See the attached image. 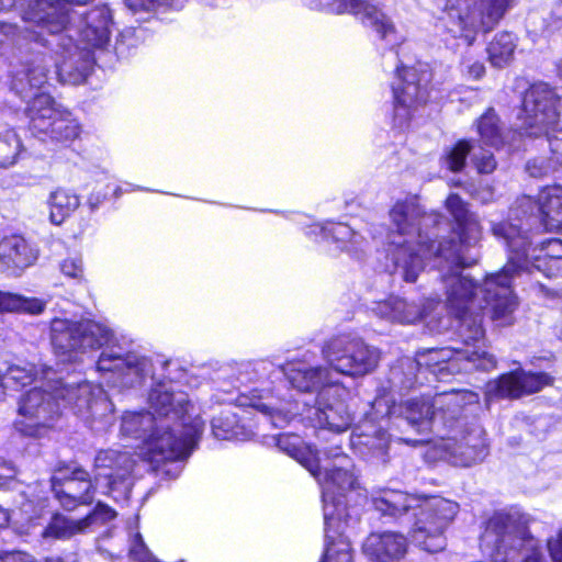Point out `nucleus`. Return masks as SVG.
I'll return each instance as SVG.
<instances>
[{
  "mask_svg": "<svg viewBox=\"0 0 562 562\" xmlns=\"http://www.w3.org/2000/svg\"><path fill=\"white\" fill-rule=\"evenodd\" d=\"M446 207L454 220L452 237L441 240L432 260L440 271L446 289L447 306L460 319L459 333L467 344L484 339L482 311L490 308L491 318L498 326L514 322L517 300L512 290L509 267L486 277L477 285L461 269L472 265L464 255V248L476 243L481 236L477 217L468 210L467 203L454 193L446 200Z\"/></svg>",
  "mask_w": 562,
  "mask_h": 562,
  "instance_id": "f257e3e1",
  "label": "nucleus"
},
{
  "mask_svg": "<svg viewBox=\"0 0 562 562\" xmlns=\"http://www.w3.org/2000/svg\"><path fill=\"white\" fill-rule=\"evenodd\" d=\"M89 1L34 0L21 13L23 21L60 36L57 46L63 57L57 64V75L64 83L85 82L94 65L92 48H101L110 41L112 15L106 5H98L85 15L68 9V5H82Z\"/></svg>",
  "mask_w": 562,
  "mask_h": 562,
  "instance_id": "f03ea898",
  "label": "nucleus"
},
{
  "mask_svg": "<svg viewBox=\"0 0 562 562\" xmlns=\"http://www.w3.org/2000/svg\"><path fill=\"white\" fill-rule=\"evenodd\" d=\"M148 401L153 412H130L123 416L122 435L142 439L139 456L155 468L187 459L203 429L201 418L189 415L187 394L158 384L151 389Z\"/></svg>",
  "mask_w": 562,
  "mask_h": 562,
  "instance_id": "7ed1b4c3",
  "label": "nucleus"
},
{
  "mask_svg": "<svg viewBox=\"0 0 562 562\" xmlns=\"http://www.w3.org/2000/svg\"><path fill=\"white\" fill-rule=\"evenodd\" d=\"M47 387L36 386L21 395L14 422L21 434L38 437L52 428L60 413L59 398L87 420L109 423L113 404L100 385L87 381L78 384L57 381Z\"/></svg>",
  "mask_w": 562,
  "mask_h": 562,
  "instance_id": "20e7f679",
  "label": "nucleus"
},
{
  "mask_svg": "<svg viewBox=\"0 0 562 562\" xmlns=\"http://www.w3.org/2000/svg\"><path fill=\"white\" fill-rule=\"evenodd\" d=\"M371 501L384 516L398 518L413 510L414 522L408 532L412 543L429 553L446 549V531L459 512L458 503L441 496L422 499L395 490L376 492Z\"/></svg>",
  "mask_w": 562,
  "mask_h": 562,
  "instance_id": "39448f33",
  "label": "nucleus"
},
{
  "mask_svg": "<svg viewBox=\"0 0 562 562\" xmlns=\"http://www.w3.org/2000/svg\"><path fill=\"white\" fill-rule=\"evenodd\" d=\"M390 218L393 226L389 236L391 259L406 282H415L440 243L430 239L424 229L437 226L442 216L427 213L416 198H407L392 206Z\"/></svg>",
  "mask_w": 562,
  "mask_h": 562,
  "instance_id": "423d86ee",
  "label": "nucleus"
},
{
  "mask_svg": "<svg viewBox=\"0 0 562 562\" xmlns=\"http://www.w3.org/2000/svg\"><path fill=\"white\" fill-rule=\"evenodd\" d=\"M479 394L468 390H452L438 394L432 400L426 396L409 398L401 403L387 396H379L372 403L371 419L403 417L419 432L428 430L440 434L449 419L457 418L461 408L479 405Z\"/></svg>",
  "mask_w": 562,
  "mask_h": 562,
  "instance_id": "0eeeda50",
  "label": "nucleus"
},
{
  "mask_svg": "<svg viewBox=\"0 0 562 562\" xmlns=\"http://www.w3.org/2000/svg\"><path fill=\"white\" fill-rule=\"evenodd\" d=\"M528 517L517 509L496 512L481 536L492 562H547L528 531Z\"/></svg>",
  "mask_w": 562,
  "mask_h": 562,
  "instance_id": "6e6552de",
  "label": "nucleus"
},
{
  "mask_svg": "<svg viewBox=\"0 0 562 562\" xmlns=\"http://www.w3.org/2000/svg\"><path fill=\"white\" fill-rule=\"evenodd\" d=\"M559 97L544 82L532 85L524 95L522 105L516 116L514 131L520 137L562 140V125L558 112Z\"/></svg>",
  "mask_w": 562,
  "mask_h": 562,
  "instance_id": "1a4fd4ad",
  "label": "nucleus"
},
{
  "mask_svg": "<svg viewBox=\"0 0 562 562\" xmlns=\"http://www.w3.org/2000/svg\"><path fill=\"white\" fill-rule=\"evenodd\" d=\"M319 475L315 477L323 486L324 521L327 535L337 520H348L342 499L347 491L357 488L358 479L352 460L338 451L330 452L325 460L319 459Z\"/></svg>",
  "mask_w": 562,
  "mask_h": 562,
  "instance_id": "9d476101",
  "label": "nucleus"
},
{
  "mask_svg": "<svg viewBox=\"0 0 562 562\" xmlns=\"http://www.w3.org/2000/svg\"><path fill=\"white\" fill-rule=\"evenodd\" d=\"M47 83V68L42 58L31 63H22L14 72L12 89L26 99L34 93L27 103L26 114L34 130L46 132L58 115L54 99L45 92L35 93Z\"/></svg>",
  "mask_w": 562,
  "mask_h": 562,
  "instance_id": "9b49d317",
  "label": "nucleus"
},
{
  "mask_svg": "<svg viewBox=\"0 0 562 562\" xmlns=\"http://www.w3.org/2000/svg\"><path fill=\"white\" fill-rule=\"evenodd\" d=\"M468 408H461L457 418L449 419L446 429L439 434L441 440L438 447L443 452L442 457L460 467L481 462L488 453L483 429L467 420L464 412Z\"/></svg>",
  "mask_w": 562,
  "mask_h": 562,
  "instance_id": "f8f14e48",
  "label": "nucleus"
},
{
  "mask_svg": "<svg viewBox=\"0 0 562 562\" xmlns=\"http://www.w3.org/2000/svg\"><path fill=\"white\" fill-rule=\"evenodd\" d=\"M334 376H363L371 373L380 361V352L361 338L340 335L331 338L322 350Z\"/></svg>",
  "mask_w": 562,
  "mask_h": 562,
  "instance_id": "ddd939ff",
  "label": "nucleus"
},
{
  "mask_svg": "<svg viewBox=\"0 0 562 562\" xmlns=\"http://www.w3.org/2000/svg\"><path fill=\"white\" fill-rule=\"evenodd\" d=\"M496 237L503 238L509 250L508 262L510 280L515 273L526 270L532 273L529 266L539 260L562 258V241L558 238H548L531 248L532 239L515 225L497 223L492 227Z\"/></svg>",
  "mask_w": 562,
  "mask_h": 562,
  "instance_id": "4468645a",
  "label": "nucleus"
},
{
  "mask_svg": "<svg viewBox=\"0 0 562 562\" xmlns=\"http://www.w3.org/2000/svg\"><path fill=\"white\" fill-rule=\"evenodd\" d=\"M50 331L55 350L63 355L99 349L113 337L110 328L91 319L55 318Z\"/></svg>",
  "mask_w": 562,
  "mask_h": 562,
  "instance_id": "2eb2a0df",
  "label": "nucleus"
},
{
  "mask_svg": "<svg viewBox=\"0 0 562 562\" xmlns=\"http://www.w3.org/2000/svg\"><path fill=\"white\" fill-rule=\"evenodd\" d=\"M513 0H472L464 9L451 4L448 12L449 32L456 37H463L471 45L479 32L491 31L503 18Z\"/></svg>",
  "mask_w": 562,
  "mask_h": 562,
  "instance_id": "dca6fc26",
  "label": "nucleus"
},
{
  "mask_svg": "<svg viewBox=\"0 0 562 562\" xmlns=\"http://www.w3.org/2000/svg\"><path fill=\"white\" fill-rule=\"evenodd\" d=\"M463 344L465 345L464 349L431 350L426 362L430 372L439 380H445L452 374L473 370L490 371L496 367L495 357L484 349V339L470 340L469 344L463 340Z\"/></svg>",
  "mask_w": 562,
  "mask_h": 562,
  "instance_id": "f3484780",
  "label": "nucleus"
},
{
  "mask_svg": "<svg viewBox=\"0 0 562 562\" xmlns=\"http://www.w3.org/2000/svg\"><path fill=\"white\" fill-rule=\"evenodd\" d=\"M510 217L519 222L515 226L527 235L529 228L536 225L548 231L562 229V189L547 188L540 192L538 200L529 195L519 198L510 209Z\"/></svg>",
  "mask_w": 562,
  "mask_h": 562,
  "instance_id": "a211bd4d",
  "label": "nucleus"
},
{
  "mask_svg": "<svg viewBox=\"0 0 562 562\" xmlns=\"http://www.w3.org/2000/svg\"><path fill=\"white\" fill-rule=\"evenodd\" d=\"M397 81L393 83L394 114L396 128H404L413 110L427 102L430 94L431 71L427 65L412 68H396Z\"/></svg>",
  "mask_w": 562,
  "mask_h": 562,
  "instance_id": "6ab92c4d",
  "label": "nucleus"
},
{
  "mask_svg": "<svg viewBox=\"0 0 562 562\" xmlns=\"http://www.w3.org/2000/svg\"><path fill=\"white\" fill-rule=\"evenodd\" d=\"M135 461L127 451L101 450L94 458V481L101 493L115 501L130 498L133 486L132 471Z\"/></svg>",
  "mask_w": 562,
  "mask_h": 562,
  "instance_id": "aec40b11",
  "label": "nucleus"
},
{
  "mask_svg": "<svg viewBox=\"0 0 562 562\" xmlns=\"http://www.w3.org/2000/svg\"><path fill=\"white\" fill-rule=\"evenodd\" d=\"M61 476L50 477V487L60 505L68 510L78 505H88L93 502L95 490L100 488L92 482L88 471L80 467L59 469Z\"/></svg>",
  "mask_w": 562,
  "mask_h": 562,
  "instance_id": "412c9836",
  "label": "nucleus"
},
{
  "mask_svg": "<svg viewBox=\"0 0 562 562\" xmlns=\"http://www.w3.org/2000/svg\"><path fill=\"white\" fill-rule=\"evenodd\" d=\"M333 13L360 15L364 26L372 29L381 40L391 46L397 43L396 30L392 20L375 4L368 0H326L324 3Z\"/></svg>",
  "mask_w": 562,
  "mask_h": 562,
  "instance_id": "4be33fe9",
  "label": "nucleus"
},
{
  "mask_svg": "<svg viewBox=\"0 0 562 562\" xmlns=\"http://www.w3.org/2000/svg\"><path fill=\"white\" fill-rule=\"evenodd\" d=\"M553 378L544 372H530L516 369L501 375L487 384V393L498 397L519 398L551 385Z\"/></svg>",
  "mask_w": 562,
  "mask_h": 562,
  "instance_id": "5701e85b",
  "label": "nucleus"
},
{
  "mask_svg": "<svg viewBox=\"0 0 562 562\" xmlns=\"http://www.w3.org/2000/svg\"><path fill=\"white\" fill-rule=\"evenodd\" d=\"M116 513L109 506L98 503L92 513L82 519H70L60 514H55L48 525L42 531L43 539H69L76 535L85 533L95 524H104L114 519Z\"/></svg>",
  "mask_w": 562,
  "mask_h": 562,
  "instance_id": "b1692460",
  "label": "nucleus"
},
{
  "mask_svg": "<svg viewBox=\"0 0 562 562\" xmlns=\"http://www.w3.org/2000/svg\"><path fill=\"white\" fill-rule=\"evenodd\" d=\"M282 371L289 383L300 392H331V389L339 384L338 378L329 366L308 367L303 362L288 363Z\"/></svg>",
  "mask_w": 562,
  "mask_h": 562,
  "instance_id": "393cba45",
  "label": "nucleus"
},
{
  "mask_svg": "<svg viewBox=\"0 0 562 562\" xmlns=\"http://www.w3.org/2000/svg\"><path fill=\"white\" fill-rule=\"evenodd\" d=\"M100 371H120L126 384H139L145 375L151 371V362L148 358L136 353L121 356L112 350H105L98 360Z\"/></svg>",
  "mask_w": 562,
  "mask_h": 562,
  "instance_id": "a878e982",
  "label": "nucleus"
},
{
  "mask_svg": "<svg viewBox=\"0 0 562 562\" xmlns=\"http://www.w3.org/2000/svg\"><path fill=\"white\" fill-rule=\"evenodd\" d=\"M362 551L371 562H400L407 552V539L398 532H374L363 542Z\"/></svg>",
  "mask_w": 562,
  "mask_h": 562,
  "instance_id": "bb28decb",
  "label": "nucleus"
},
{
  "mask_svg": "<svg viewBox=\"0 0 562 562\" xmlns=\"http://www.w3.org/2000/svg\"><path fill=\"white\" fill-rule=\"evenodd\" d=\"M330 392L326 390L316 396L313 407L308 409V417L314 418L319 427L341 432L348 429L352 418L346 404L337 397L329 402Z\"/></svg>",
  "mask_w": 562,
  "mask_h": 562,
  "instance_id": "cd10ccee",
  "label": "nucleus"
},
{
  "mask_svg": "<svg viewBox=\"0 0 562 562\" xmlns=\"http://www.w3.org/2000/svg\"><path fill=\"white\" fill-rule=\"evenodd\" d=\"M38 251L23 236L11 235L0 241V262L8 269L23 270L32 266Z\"/></svg>",
  "mask_w": 562,
  "mask_h": 562,
  "instance_id": "c85d7f7f",
  "label": "nucleus"
},
{
  "mask_svg": "<svg viewBox=\"0 0 562 562\" xmlns=\"http://www.w3.org/2000/svg\"><path fill=\"white\" fill-rule=\"evenodd\" d=\"M348 520H337L327 535L325 525L326 549L322 562H351V548L347 537L344 536Z\"/></svg>",
  "mask_w": 562,
  "mask_h": 562,
  "instance_id": "c756f323",
  "label": "nucleus"
},
{
  "mask_svg": "<svg viewBox=\"0 0 562 562\" xmlns=\"http://www.w3.org/2000/svg\"><path fill=\"white\" fill-rule=\"evenodd\" d=\"M278 447L304 465L314 477L319 475V458L317 451L305 447L300 437L283 435L278 439Z\"/></svg>",
  "mask_w": 562,
  "mask_h": 562,
  "instance_id": "7c9ffc66",
  "label": "nucleus"
},
{
  "mask_svg": "<svg viewBox=\"0 0 562 562\" xmlns=\"http://www.w3.org/2000/svg\"><path fill=\"white\" fill-rule=\"evenodd\" d=\"M374 312L382 318L400 323H414L422 317L419 307L400 297L379 302Z\"/></svg>",
  "mask_w": 562,
  "mask_h": 562,
  "instance_id": "2f4dec72",
  "label": "nucleus"
},
{
  "mask_svg": "<svg viewBox=\"0 0 562 562\" xmlns=\"http://www.w3.org/2000/svg\"><path fill=\"white\" fill-rule=\"evenodd\" d=\"M47 205L49 207V221L55 225H60L79 207L80 198L65 189H57L48 196Z\"/></svg>",
  "mask_w": 562,
  "mask_h": 562,
  "instance_id": "473e14b6",
  "label": "nucleus"
},
{
  "mask_svg": "<svg viewBox=\"0 0 562 562\" xmlns=\"http://www.w3.org/2000/svg\"><path fill=\"white\" fill-rule=\"evenodd\" d=\"M420 362L405 357L396 361L390 369L389 382L395 390H408L417 382V372L420 370Z\"/></svg>",
  "mask_w": 562,
  "mask_h": 562,
  "instance_id": "72a5a7b5",
  "label": "nucleus"
},
{
  "mask_svg": "<svg viewBox=\"0 0 562 562\" xmlns=\"http://www.w3.org/2000/svg\"><path fill=\"white\" fill-rule=\"evenodd\" d=\"M516 44L513 34L502 32L495 35L487 46V54L491 64L495 67L506 66L514 54Z\"/></svg>",
  "mask_w": 562,
  "mask_h": 562,
  "instance_id": "f704fd0d",
  "label": "nucleus"
},
{
  "mask_svg": "<svg viewBox=\"0 0 562 562\" xmlns=\"http://www.w3.org/2000/svg\"><path fill=\"white\" fill-rule=\"evenodd\" d=\"M124 3L133 15H139L138 20H147L160 9H182L186 0H125Z\"/></svg>",
  "mask_w": 562,
  "mask_h": 562,
  "instance_id": "c9c22d12",
  "label": "nucleus"
},
{
  "mask_svg": "<svg viewBox=\"0 0 562 562\" xmlns=\"http://www.w3.org/2000/svg\"><path fill=\"white\" fill-rule=\"evenodd\" d=\"M45 303L38 299H27L9 292L0 291V312H25L41 314Z\"/></svg>",
  "mask_w": 562,
  "mask_h": 562,
  "instance_id": "e433bc0d",
  "label": "nucleus"
},
{
  "mask_svg": "<svg viewBox=\"0 0 562 562\" xmlns=\"http://www.w3.org/2000/svg\"><path fill=\"white\" fill-rule=\"evenodd\" d=\"M477 134L485 140L502 139L505 137V128L495 110L487 109L475 122Z\"/></svg>",
  "mask_w": 562,
  "mask_h": 562,
  "instance_id": "4c0bfd02",
  "label": "nucleus"
},
{
  "mask_svg": "<svg viewBox=\"0 0 562 562\" xmlns=\"http://www.w3.org/2000/svg\"><path fill=\"white\" fill-rule=\"evenodd\" d=\"M363 430L359 435V443L374 450L376 454L383 456L390 443V437L386 431L380 426L378 429H373V426L364 424Z\"/></svg>",
  "mask_w": 562,
  "mask_h": 562,
  "instance_id": "58836bf2",
  "label": "nucleus"
},
{
  "mask_svg": "<svg viewBox=\"0 0 562 562\" xmlns=\"http://www.w3.org/2000/svg\"><path fill=\"white\" fill-rule=\"evenodd\" d=\"M325 233L330 235L336 243L340 244L342 249L352 250L360 245V236L347 224H331L325 228Z\"/></svg>",
  "mask_w": 562,
  "mask_h": 562,
  "instance_id": "ea45409f",
  "label": "nucleus"
},
{
  "mask_svg": "<svg viewBox=\"0 0 562 562\" xmlns=\"http://www.w3.org/2000/svg\"><path fill=\"white\" fill-rule=\"evenodd\" d=\"M35 376L36 371L33 364H12L8 367L4 374H2V380H5L8 384L12 383L18 387L32 383L35 380Z\"/></svg>",
  "mask_w": 562,
  "mask_h": 562,
  "instance_id": "a19ab883",
  "label": "nucleus"
},
{
  "mask_svg": "<svg viewBox=\"0 0 562 562\" xmlns=\"http://www.w3.org/2000/svg\"><path fill=\"white\" fill-rule=\"evenodd\" d=\"M470 150L469 143H456L445 158L447 167L451 171H460L464 166L465 158Z\"/></svg>",
  "mask_w": 562,
  "mask_h": 562,
  "instance_id": "79ce46f5",
  "label": "nucleus"
},
{
  "mask_svg": "<svg viewBox=\"0 0 562 562\" xmlns=\"http://www.w3.org/2000/svg\"><path fill=\"white\" fill-rule=\"evenodd\" d=\"M529 268H531V274L541 272L550 279L559 278L562 277V258L539 260L537 263H531Z\"/></svg>",
  "mask_w": 562,
  "mask_h": 562,
  "instance_id": "37998d69",
  "label": "nucleus"
},
{
  "mask_svg": "<svg viewBox=\"0 0 562 562\" xmlns=\"http://www.w3.org/2000/svg\"><path fill=\"white\" fill-rule=\"evenodd\" d=\"M234 417V415H226L225 417L221 416L213 418L212 430L216 438L228 440L237 435L232 427Z\"/></svg>",
  "mask_w": 562,
  "mask_h": 562,
  "instance_id": "c03bdc74",
  "label": "nucleus"
},
{
  "mask_svg": "<svg viewBox=\"0 0 562 562\" xmlns=\"http://www.w3.org/2000/svg\"><path fill=\"white\" fill-rule=\"evenodd\" d=\"M130 555L137 562H159L148 550L139 533H136L132 540Z\"/></svg>",
  "mask_w": 562,
  "mask_h": 562,
  "instance_id": "a18cd8bd",
  "label": "nucleus"
},
{
  "mask_svg": "<svg viewBox=\"0 0 562 562\" xmlns=\"http://www.w3.org/2000/svg\"><path fill=\"white\" fill-rule=\"evenodd\" d=\"M21 143H0V167L12 166L20 153Z\"/></svg>",
  "mask_w": 562,
  "mask_h": 562,
  "instance_id": "49530a36",
  "label": "nucleus"
},
{
  "mask_svg": "<svg viewBox=\"0 0 562 562\" xmlns=\"http://www.w3.org/2000/svg\"><path fill=\"white\" fill-rule=\"evenodd\" d=\"M473 161L476 169L481 173H490L495 169L496 162L494 156L488 150L480 148L477 153L473 154Z\"/></svg>",
  "mask_w": 562,
  "mask_h": 562,
  "instance_id": "de8ad7c7",
  "label": "nucleus"
},
{
  "mask_svg": "<svg viewBox=\"0 0 562 562\" xmlns=\"http://www.w3.org/2000/svg\"><path fill=\"white\" fill-rule=\"evenodd\" d=\"M60 271L70 278L81 279L83 276V267L80 258H66L60 263Z\"/></svg>",
  "mask_w": 562,
  "mask_h": 562,
  "instance_id": "09e8293b",
  "label": "nucleus"
},
{
  "mask_svg": "<svg viewBox=\"0 0 562 562\" xmlns=\"http://www.w3.org/2000/svg\"><path fill=\"white\" fill-rule=\"evenodd\" d=\"M527 172L533 178H541L547 176L551 170V164L543 158H535L527 162Z\"/></svg>",
  "mask_w": 562,
  "mask_h": 562,
  "instance_id": "8fccbe9b",
  "label": "nucleus"
},
{
  "mask_svg": "<svg viewBox=\"0 0 562 562\" xmlns=\"http://www.w3.org/2000/svg\"><path fill=\"white\" fill-rule=\"evenodd\" d=\"M548 550L553 562H562V528L548 540Z\"/></svg>",
  "mask_w": 562,
  "mask_h": 562,
  "instance_id": "3c124183",
  "label": "nucleus"
},
{
  "mask_svg": "<svg viewBox=\"0 0 562 562\" xmlns=\"http://www.w3.org/2000/svg\"><path fill=\"white\" fill-rule=\"evenodd\" d=\"M462 65L463 71L472 79H480L485 72V67L480 61L470 63V60H464Z\"/></svg>",
  "mask_w": 562,
  "mask_h": 562,
  "instance_id": "603ef678",
  "label": "nucleus"
},
{
  "mask_svg": "<svg viewBox=\"0 0 562 562\" xmlns=\"http://www.w3.org/2000/svg\"><path fill=\"white\" fill-rule=\"evenodd\" d=\"M108 195V188H93V192L88 198V204L92 211H94Z\"/></svg>",
  "mask_w": 562,
  "mask_h": 562,
  "instance_id": "864d4df0",
  "label": "nucleus"
},
{
  "mask_svg": "<svg viewBox=\"0 0 562 562\" xmlns=\"http://www.w3.org/2000/svg\"><path fill=\"white\" fill-rule=\"evenodd\" d=\"M16 470L12 462L0 459V487L8 479H13Z\"/></svg>",
  "mask_w": 562,
  "mask_h": 562,
  "instance_id": "5fc2aeb1",
  "label": "nucleus"
},
{
  "mask_svg": "<svg viewBox=\"0 0 562 562\" xmlns=\"http://www.w3.org/2000/svg\"><path fill=\"white\" fill-rule=\"evenodd\" d=\"M0 562H36V560L29 553L18 551L5 553L0 558Z\"/></svg>",
  "mask_w": 562,
  "mask_h": 562,
  "instance_id": "6e6d98bb",
  "label": "nucleus"
},
{
  "mask_svg": "<svg viewBox=\"0 0 562 562\" xmlns=\"http://www.w3.org/2000/svg\"><path fill=\"white\" fill-rule=\"evenodd\" d=\"M65 137L69 140H76L81 136V127L76 120H70L69 124L65 127Z\"/></svg>",
  "mask_w": 562,
  "mask_h": 562,
  "instance_id": "4d7b16f0",
  "label": "nucleus"
},
{
  "mask_svg": "<svg viewBox=\"0 0 562 562\" xmlns=\"http://www.w3.org/2000/svg\"><path fill=\"white\" fill-rule=\"evenodd\" d=\"M24 0H0V13L11 12L23 7Z\"/></svg>",
  "mask_w": 562,
  "mask_h": 562,
  "instance_id": "13d9d810",
  "label": "nucleus"
},
{
  "mask_svg": "<svg viewBox=\"0 0 562 562\" xmlns=\"http://www.w3.org/2000/svg\"><path fill=\"white\" fill-rule=\"evenodd\" d=\"M46 562H79L76 553L67 554L65 558H52L47 559Z\"/></svg>",
  "mask_w": 562,
  "mask_h": 562,
  "instance_id": "bf43d9fd",
  "label": "nucleus"
},
{
  "mask_svg": "<svg viewBox=\"0 0 562 562\" xmlns=\"http://www.w3.org/2000/svg\"><path fill=\"white\" fill-rule=\"evenodd\" d=\"M10 520V514L7 509L0 507V528H3L8 525Z\"/></svg>",
  "mask_w": 562,
  "mask_h": 562,
  "instance_id": "052dcab7",
  "label": "nucleus"
},
{
  "mask_svg": "<svg viewBox=\"0 0 562 562\" xmlns=\"http://www.w3.org/2000/svg\"><path fill=\"white\" fill-rule=\"evenodd\" d=\"M552 151L557 161L562 165V143H557V147H554Z\"/></svg>",
  "mask_w": 562,
  "mask_h": 562,
  "instance_id": "680f3d73",
  "label": "nucleus"
},
{
  "mask_svg": "<svg viewBox=\"0 0 562 562\" xmlns=\"http://www.w3.org/2000/svg\"><path fill=\"white\" fill-rule=\"evenodd\" d=\"M4 390H5V385L2 380V374L0 373V402L3 401V398H4V395H5Z\"/></svg>",
  "mask_w": 562,
  "mask_h": 562,
  "instance_id": "e2e57ef3",
  "label": "nucleus"
},
{
  "mask_svg": "<svg viewBox=\"0 0 562 562\" xmlns=\"http://www.w3.org/2000/svg\"><path fill=\"white\" fill-rule=\"evenodd\" d=\"M104 180H106V176L104 173H98L95 176L94 182L97 184H99L100 182H103Z\"/></svg>",
  "mask_w": 562,
  "mask_h": 562,
  "instance_id": "0e129e2a",
  "label": "nucleus"
},
{
  "mask_svg": "<svg viewBox=\"0 0 562 562\" xmlns=\"http://www.w3.org/2000/svg\"><path fill=\"white\" fill-rule=\"evenodd\" d=\"M122 188L117 187L115 190H114V194L116 198H119L121 194H122Z\"/></svg>",
  "mask_w": 562,
  "mask_h": 562,
  "instance_id": "69168bd1",
  "label": "nucleus"
},
{
  "mask_svg": "<svg viewBox=\"0 0 562 562\" xmlns=\"http://www.w3.org/2000/svg\"><path fill=\"white\" fill-rule=\"evenodd\" d=\"M559 76L562 78V59L560 60V64L558 66Z\"/></svg>",
  "mask_w": 562,
  "mask_h": 562,
  "instance_id": "338daca9",
  "label": "nucleus"
},
{
  "mask_svg": "<svg viewBox=\"0 0 562 562\" xmlns=\"http://www.w3.org/2000/svg\"><path fill=\"white\" fill-rule=\"evenodd\" d=\"M100 552L104 555H109V557H112L106 550H102V549H99Z\"/></svg>",
  "mask_w": 562,
  "mask_h": 562,
  "instance_id": "774afa93",
  "label": "nucleus"
}]
</instances>
